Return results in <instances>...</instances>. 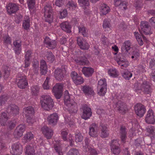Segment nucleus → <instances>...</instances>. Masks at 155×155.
<instances>
[{
    "mask_svg": "<svg viewBox=\"0 0 155 155\" xmlns=\"http://www.w3.org/2000/svg\"><path fill=\"white\" fill-rule=\"evenodd\" d=\"M136 92L138 91H143L144 93L148 94L151 91L150 84L146 81H143L142 80H139L134 84L133 88Z\"/></svg>",
    "mask_w": 155,
    "mask_h": 155,
    "instance_id": "obj_1",
    "label": "nucleus"
},
{
    "mask_svg": "<svg viewBox=\"0 0 155 155\" xmlns=\"http://www.w3.org/2000/svg\"><path fill=\"white\" fill-rule=\"evenodd\" d=\"M40 102L42 107L44 110L49 111L54 107V103L50 96L48 94H44L40 98Z\"/></svg>",
    "mask_w": 155,
    "mask_h": 155,
    "instance_id": "obj_2",
    "label": "nucleus"
},
{
    "mask_svg": "<svg viewBox=\"0 0 155 155\" xmlns=\"http://www.w3.org/2000/svg\"><path fill=\"white\" fill-rule=\"evenodd\" d=\"M73 96L68 95H66L64 97V104L68 107V110L71 113H76L78 109L77 104Z\"/></svg>",
    "mask_w": 155,
    "mask_h": 155,
    "instance_id": "obj_3",
    "label": "nucleus"
},
{
    "mask_svg": "<svg viewBox=\"0 0 155 155\" xmlns=\"http://www.w3.org/2000/svg\"><path fill=\"white\" fill-rule=\"evenodd\" d=\"M23 112L27 118V122L29 124H32L34 122L32 117L35 113L33 108L31 106L25 107L23 109Z\"/></svg>",
    "mask_w": 155,
    "mask_h": 155,
    "instance_id": "obj_4",
    "label": "nucleus"
},
{
    "mask_svg": "<svg viewBox=\"0 0 155 155\" xmlns=\"http://www.w3.org/2000/svg\"><path fill=\"white\" fill-rule=\"evenodd\" d=\"M140 27L141 30L140 32L141 33H143L146 35L152 34L151 27L147 22L145 21H142L140 25Z\"/></svg>",
    "mask_w": 155,
    "mask_h": 155,
    "instance_id": "obj_5",
    "label": "nucleus"
},
{
    "mask_svg": "<svg viewBox=\"0 0 155 155\" xmlns=\"http://www.w3.org/2000/svg\"><path fill=\"white\" fill-rule=\"evenodd\" d=\"M17 85L21 89H24L28 85V82L26 76L24 75L18 74L17 79Z\"/></svg>",
    "mask_w": 155,
    "mask_h": 155,
    "instance_id": "obj_6",
    "label": "nucleus"
},
{
    "mask_svg": "<svg viewBox=\"0 0 155 155\" xmlns=\"http://www.w3.org/2000/svg\"><path fill=\"white\" fill-rule=\"evenodd\" d=\"M63 87V85L60 83L56 84L53 87L52 92L56 98L59 99L61 98L62 95Z\"/></svg>",
    "mask_w": 155,
    "mask_h": 155,
    "instance_id": "obj_7",
    "label": "nucleus"
},
{
    "mask_svg": "<svg viewBox=\"0 0 155 155\" xmlns=\"http://www.w3.org/2000/svg\"><path fill=\"white\" fill-rule=\"evenodd\" d=\"M12 149L11 153L13 155H19L22 151V147L21 144L19 142L14 143L12 146Z\"/></svg>",
    "mask_w": 155,
    "mask_h": 155,
    "instance_id": "obj_8",
    "label": "nucleus"
},
{
    "mask_svg": "<svg viewBox=\"0 0 155 155\" xmlns=\"http://www.w3.org/2000/svg\"><path fill=\"white\" fill-rule=\"evenodd\" d=\"M118 140H113L111 143V150L112 152L115 155L118 154L120 152V144Z\"/></svg>",
    "mask_w": 155,
    "mask_h": 155,
    "instance_id": "obj_9",
    "label": "nucleus"
},
{
    "mask_svg": "<svg viewBox=\"0 0 155 155\" xmlns=\"http://www.w3.org/2000/svg\"><path fill=\"white\" fill-rule=\"evenodd\" d=\"M25 127L24 125L20 124L16 127L15 130L13 134L16 138H20L23 135V132L25 131Z\"/></svg>",
    "mask_w": 155,
    "mask_h": 155,
    "instance_id": "obj_10",
    "label": "nucleus"
},
{
    "mask_svg": "<svg viewBox=\"0 0 155 155\" xmlns=\"http://www.w3.org/2000/svg\"><path fill=\"white\" fill-rule=\"evenodd\" d=\"M134 110L137 115L140 117L143 116L146 111L144 106L140 104H137L136 105Z\"/></svg>",
    "mask_w": 155,
    "mask_h": 155,
    "instance_id": "obj_11",
    "label": "nucleus"
},
{
    "mask_svg": "<svg viewBox=\"0 0 155 155\" xmlns=\"http://www.w3.org/2000/svg\"><path fill=\"white\" fill-rule=\"evenodd\" d=\"M89 134L91 137H96L98 130V125L94 123L92 124L89 127Z\"/></svg>",
    "mask_w": 155,
    "mask_h": 155,
    "instance_id": "obj_12",
    "label": "nucleus"
},
{
    "mask_svg": "<svg viewBox=\"0 0 155 155\" xmlns=\"http://www.w3.org/2000/svg\"><path fill=\"white\" fill-rule=\"evenodd\" d=\"M65 72V71L64 69L57 68L54 72V76L56 79L58 81L62 80Z\"/></svg>",
    "mask_w": 155,
    "mask_h": 155,
    "instance_id": "obj_13",
    "label": "nucleus"
},
{
    "mask_svg": "<svg viewBox=\"0 0 155 155\" xmlns=\"http://www.w3.org/2000/svg\"><path fill=\"white\" fill-rule=\"evenodd\" d=\"M153 113L152 110L150 109L148 111L146 117V122L150 124H154L155 123V120L153 116Z\"/></svg>",
    "mask_w": 155,
    "mask_h": 155,
    "instance_id": "obj_14",
    "label": "nucleus"
},
{
    "mask_svg": "<svg viewBox=\"0 0 155 155\" xmlns=\"http://www.w3.org/2000/svg\"><path fill=\"white\" fill-rule=\"evenodd\" d=\"M7 12L9 14L15 13L18 10V6L15 3H10L6 6Z\"/></svg>",
    "mask_w": 155,
    "mask_h": 155,
    "instance_id": "obj_15",
    "label": "nucleus"
},
{
    "mask_svg": "<svg viewBox=\"0 0 155 155\" xmlns=\"http://www.w3.org/2000/svg\"><path fill=\"white\" fill-rule=\"evenodd\" d=\"M44 17L46 18H52V9L49 5H46L44 7Z\"/></svg>",
    "mask_w": 155,
    "mask_h": 155,
    "instance_id": "obj_16",
    "label": "nucleus"
},
{
    "mask_svg": "<svg viewBox=\"0 0 155 155\" xmlns=\"http://www.w3.org/2000/svg\"><path fill=\"white\" fill-rule=\"evenodd\" d=\"M77 41L78 45L81 49H88L89 48V45L83 38L79 37H78Z\"/></svg>",
    "mask_w": 155,
    "mask_h": 155,
    "instance_id": "obj_17",
    "label": "nucleus"
},
{
    "mask_svg": "<svg viewBox=\"0 0 155 155\" xmlns=\"http://www.w3.org/2000/svg\"><path fill=\"white\" fill-rule=\"evenodd\" d=\"M81 89L86 95H93L94 94L93 88L88 85L81 86Z\"/></svg>",
    "mask_w": 155,
    "mask_h": 155,
    "instance_id": "obj_18",
    "label": "nucleus"
},
{
    "mask_svg": "<svg viewBox=\"0 0 155 155\" xmlns=\"http://www.w3.org/2000/svg\"><path fill=\"white\" fill-rule=\"evenodd\" d=\"M83 110V113L81 115V117L85 120L89 119L92 115L91 109L87 107H84Z\"/></svg>",
    "mask_w": 155,
    "mask_h": 155,
    "instance_id": "obj_19",
    "label": "nucleus"
},
{
    "mask_svg": "<svg viewBox=\"0 0 155 155\" xmlns=\"http://www.w3.org/2000/svg\"><path fill=\"white\" fill-rule=\"evenodd\" d=\"M45 42L47 45V47L49 49H54L56 46L57 44L55 41L52 40L48 37L45 38Z\"/></svg>",
    "mask_w": 155,
    "mask_h": 155,
    "instance_id": "obj_20",
    "label": "nucleus"
},
{
    "mask_svg": "<svg viewBox=\"0 0 155 155\" xmlns=\"http://www.w3.org/2000/svg\"><path fill=\"white\" fill-rule=\"evenodd\" d=\"M47 119L49 124L54 125L56 124L58 119V114L56 113L51 114L48 117Z\"/></svg>",
    "mask_w": 155,
    "mask_h": 155,
    "instance_id": "obj_21",
    "label": "nucleus"
},
{
    "mask_svg": "<svg viewBox=\"0 0 155 155\" xmlns=\"http://www.w3.org/2000/svg\"><path fill=\"white\" fill-rule=\"evenodd\" d=\"M41 130L47 139H50L51 137L53 134V130L52 129L45 126L42 127Z\"/></svg>",
    "mask_w": 155,
    "mask_h": 155,
    "instance_id": "obj_22",
    "label": "nucleus"
},
{
    "mask_svg": "<svg viewBox=\"0 0 155 155\" xmlns=\"http://www.w3.org/2000/svg\"><path fill=\"white\" fill-rule=\"evenodd\" d=\"M101 136L102 138L107 137L109 135V133L107 126L105 124H101Z\"/></svg>",
    "mask_w": 155,
    "mask_h": 155,
    "instance_id": "obj_23",
    "label": "nucleus"
},
{
    "mask_svg": "<svg viewBox=\"0 0 155 155\" xmlns=\"http://www.w3.org/2000/svg\"><path fill=\"white\" fill-rule=\"evenodd\" d=\"M116 107L120 113H124L127 110V106L125 103L120 101H119L117 103Z\"/></svg>",
    "mask_w": 155,
    "mask_h": 155,
    "instance_id": "obj_24",
    "label": "nucleus"
},
{
    "mask_svg": "<svg viewBox=\"0 0 155 155\" xmlns=\"http://www.w3.org/2000/svg\"><path fill=\"white\" fill-rule=\"evenodd\" d=\"M131 45V42L129 40L125 41L122 46L121 49L122 51L124 53L127 52L130 48Z\"/></svg>",
    "mask_w": 155,
    "mask_h": 155,
    "instance_id": "obj_25",
    "label": "nucleus"
},
{
    "mask_svg": "<svg viewBox=\"0 0 155 155\" xmlns=\"http://www.w3.org/2000/svg\"><path fill=\"white\" fill-rule=\"evenodd\" d=\"M74 60L77 63L81 65H84L88 62L87 58L84 56L77 57Z\"/></svg>",
    "mask_w": 155,
    "mask_h": 155,
    "instance_id": "obj_26",
    "label": "nucleus"
},
{
    "mask_svg": "<svg viewBox=\"0 0 155 155\" xmlns=\"http://www.w3.org/2000/svg\"><path fill=\"white\" fill-rule=\"evenodd\" d=\"M82 71L86 77H88L91 76L94 71V69L91 68L84 67L83 68Z\"/></svg>",
    "mask_w": 155,
    "mask_h": 155,
    "instance_id": "obj_27",
    "label": "nucleus"
},
{
    "mask_svg": "<svg viewBox=\"0 0 155 155\" xmlns=\"http://www.w3.org/2000/svg\"><path fill=\"white\" fill-rule=\"evenodd\" d=\"M7 112L15 115L18 114L19 112L18 108V106L15 105H12L8 108Z\"/></svg>",
    "mask_w": 155,
    "mask_h": 155,
    "instance_id": "obj_28",
    "label": "nucleus"
},
{
    "mask_svg": "<svg viewBox=\"0 0 155 155\" xmlns=\"http://www.w3.org/2000/svg\"><path fill=\"white\" fill-rule=\"evenodd\" d=\"M8 119V117L7 114L5 112L2 113L0 117V123L2 126H5L7 125V121Z\"/></svg>",
    "mask_w": 155,
    "mask_h": 155,
    "instance_id": "obj_29",
    "label": "nucleus"
},
{
    "mask_svg": "<svg viewBox=\"0 0 155 155\" xmlns=\"http://www.w3.org/2000/svg\"><path fill=\"white\" fill-rule=\"evenodd\" d=\"M127 133L125 128L123 126H121L120 130V135L121 140L124 142L127 138Z\"/></svg>",
    "mask_w": 155,
    "mask_h": 155,
    "instance_id": "obj_30",
    "label": "nucleus"
},
{
    "mask_svg": "<svg viewBox=\"0 0 155 155\" xmlns=\"http://www.w3.org/2000/svg\"><path fill=\"white\" fill-rule=\"evenodd\" d=\"M34 137L33 134L31 132H28L25 135L22 141L25 143L28 142L33 139Z\"/></svg>",
    "mask_w": 155,
    "mask_h": 155,
    "instance_id": "obj_31",
    "label": "nucleus"
},
{
    "mask_svg": "<svg viewBox=\"0 0 155 155\" xmlns=\"http://www.w3.org/2000/svg\"><path fill=\"white\" fill-rule=\"evenodd\" d=\"M62 29L64 31L69 33L71 31V25L67 21L63 22L61 25Z\"/></svg>",
    "mask_w": 155,
    "mask_h": 155,
    "instance_id": "obj_32",
    "label": "nucleus"
},
{
    "mask_svg": "<svg viewBox=\"0 0 155 155\" xmlns=\"http://www.w3.org/2000/svg\"><path fill=\"white\" fill-rule=\"evenodd\" d=\"M41 73L42 75H45L47 72V66L46 62L43 60L41 61Z\"/></svg>",
    "mask_w": 155,
    "mask_h": 155,
    "instance_id": "obj_33",
    "label": "nucleus"
},
{
    "mask_svg": "<svg viewBox=\"0 0 155 155\" xmlns=\"http://www.w3.org/2000/svg\"><path fill=\"white\" fill-rule=\"evenodd\" d=\"M108 74L113 77H116L118 75V71L114 68L109 69L108 71Z\"/></svg>",
    "mask_w": 155,
    "mask_h": 155,
    "instance_id": "obj_34",
    "label": "nucleus"
},
{
    "mask_svg": "<svg viewBox=\"0 0 155 155\" xmlns=\"http://www.w3.org/2000/svg\"><path fill=\"white\" fill-rule=\"evenodd\" d=\"M40 88L38 85H34L31 87V93L34 96L38 95L39 93Z\"/></svg>",
    "mask_w": 155,
    "mask_h": 155,
    "instance_id": "obj_35",
    "label": "nucleus"
},
{
    "mask_svg": "<svg viewBox=\"0 0 155 155\" xmlns=\"http://www.w3.org/2000/svg\"><path fill=\"white\" fill-rule=\"evenodd\" d=\"M101 12L103 15H106L110 11L109 7L107 5L104 4L101 5Z\"/></svg>",
    "mask_w": 155,
    "mask_h": 155,
    "instance_id": "obj_36",
    "label": "nucleus"
},
{
    "mask_svg": "<svg viewBox=\"0 0 155 155\" xmlns=\"http://www.w3.org/2000/svg\"><path fill=\"white\" fill-rule=\"evenodd\" d=\"M117 61V63L122 67V68L127 67L129 65V62L125 60L119 59Z\"/></svg>",
    "mask_w": 155,
    "mask_h": 155,
    "instance_id": "obj_37",
    "label": "nucleus"
},
{
    "mask_svg": "<svg viewBox=\"0 0 155 155\" xmlns=\"http://www.w3.org/2000/svg\"><path fill=\"white\" fill-rule=\"evenodd\" d=\"M46 57L48 61L51 63H52L54 60V55L51 52H47L46 54Z\"/></svg>",
    "mask_w": 155,
    "mask_h": 155,
    "instance_id": "obj_38",
    "label": "nucleus"
},
{
    "mask_svg": "<svg viewBox=\"0 0 155 155\" xmlns=\"http://www.w3.org/2000/svg\"><path fill=\"white\" fill-rule=\"evenodd\" d=\"M90 142V140L87 138H86L84 140V144L83 146V150L84 151H87L89 149L88 148L91 147L89 143Z\"/></svg>",
    "mask_w": 155,
    "mask_h": 155,
    "instance_id": "obj_39",
    "label": "nucleus"
},
{
    "mask_svg": "<svg viewBox=\"0 0 155 155\" xmlns=\"http://www.w3.org/2000/svg\"><path fill=\"white\" fill-rule=\"evenodd\" d=\"M107 87L106 81L105 78L100 79L98 82L97 88Z\"/></svg>",
    "mask_w": 155,
    "mask_h": 155,
    "instance_id": "obj_40",
    "label": "nucleus"
},
{
    "mask_svg": "<svg viewBox=\"0 0 155 155\" xmlns=\"http://www.w3.org/2000/svg\"><path fill=\"white\" fill-rule=\"evenodd\" d=\"M134 35L139 44L141 46L143 45V41L140 35L138 32H135L134 33Z\"/></svg>",
    "mask_w": 155,
    "mask_h": 155,
    "instance_id": "obj_41",
    "label": "nucleus"
},
{
    "mask_svg": "<svg viewBox=\"0 0 155 155\" xmlns=\"http://www.w3.org/2000/svg\"><path fill=\"white\" fill-rule=\"evenodd\" d=\"M25 151L26 154L28 155H33L35 153V150L33 148L31 147L30 145H28L26 147Z\"/></svg>",
    "mask_w": 155,
    "mask_h": 155,
    "instance_id": "obj_42",
    "label": "nucleus"
},
{
    "mask_svg": "<svg viewBox=\"0 0 155 155\" xmlns=\"http://www.w3.org/2000/svg\"><path fill=\"white\" fill-rule=\"evenodd\" d=\"M78 3L81 6H83V9H85L86 8L85 6H88L89 5V0H78Z\"/></svg>",
    "mask_w": 155,
    "mask_h": 155,
    "instance_id": "obj_43",
    "label": "nucleus"
},
{
    "mask_svg": "<svg viewBox=\"0 0 155 155\" xmlns=\"http://www.w3.org/2000/svg\"><path fill=\"white\" fill-rule=\"evenodd\" d=\"M107 87H101L97 88V93L100 96L104 95L107 92Z\"/></svg>",
    "mask_w": 155,
    "mask_h": 155,
    "instance_id": "obj_44",
    "label": "nucleus"
},
{
    "mask_svg": "<svg viewBox=\"0 0 155 155\" xmlns=\"http://www.w3.org/2000/svg\"><path fill=\"white\" fill-rule=\"evenodd\" d=\"M132 75V74L127 70L125 71L122 74L123 77L127 80H129L131 77Z\"/></svg>",
    "mask_w": 155,
    "mask_h": 155,
    "instance_id": "obj_45",
    "label": "nucleus"
},
{
    "mask_svg": "<svg viewBox=\"0 0 155 155\" xmlns=\"http://www.w3.org/2000/svg\"><path fill=\"white\" fill-rule=\"evenodd\" d=\"M88 149H89V150H87V151L84 152L87 153L88 154L91 155H97V150L93 148L92 147H91Z\"/></svg>",
    "mask_w": 155,
    "mask_h": 155,
    "instance_id": "obj_46",
    "label": "nucleus"
},
{
    "mask_svg": "<svg viewBox=\"0 0 155 155\" xmlns=\"http://www.w3.org/2000/svg\"><path fill=\"white\" fill-rule=\"evenodd\" d=\"M74 83L77 85L82 84L83 82V79L81 77L78 76L76 78L73 80Z\"/></svg>",
    "mask_w": 155,
    "mask_h": 155,
    "instance_id": "obj_47",
    "label": "nucleus"
},
{
    "mask_svg": "<svg viewBox=\"0 0 155 155\" xmlns=\"http://www.w3.org/2000/svg\"><path fill=\"white\" fill-rule=\"evenodd\" d=\"M39 62L37 60H35L33 64V69L35 73H36L39 69Z\"/></svg>",
    "mask_w": 155,
    "mask_h": 155,
    "instance_id": "obj_48",
    "label": "nucleus"
},
{
    "mask_svg": "<svg viewBox=\"0 0 155 155\" xmlns=\"http://www.w3.org/2000/svg\"><path fill=\"white\" fill-rule=\"evenodd\" d=\"M78 150L76 149H72L68 151L67 155H79Z\"/></svg>",
    "mask_w": 155,
    "mask_h": 155,
    "instance_id": "obj_49",
    "label": "nucleus"
},
{
    "mask_svg": "<svg viewBox=\"0 0 155 155\" xmlns=\"http://www.w3.org/2000/svg\"><path fill=\"white\" fill-rule=\"evenodd\" d=\"M30 26V20H24L23 23V26L26 30L29 29Z\"/></svg>",
    "mask_w": 155,
    "mask_h": 155,
    "instance_id": "obj_50",
    "label": "nucleus"
},
{
    "mask_svg": "<svg viewBox=\"0 0 155 155\" xmlns=\"http://www.w3.org/2000/svg\"><path fill=\"white\" fill-rule=\"evenodd\" d=\"M68 134L67 130H64L61 131V135L62 139L64 141H67L68 140L67 137Z\"/></svg>",
    "mask_w": 155,
    "mask_h": 155,
    "instance_id": "obj_51",
    "label": "nucleus"
},
{
    "mask_svg": "<svg viewBox=\"0 0 155 155\" xmlns=\"http://www.w3.org/2000/svg\"><path fill=\"white\" fill-rule=\"evenodd\" d=\"M83 139V137L81 134L78 133L75 135V141L76 142L82 141Z\"/></svg>",
    "mask_w": 155,
    "mask_h": 155,
    "instance_id": "obj_52",
    "label": "nucleus"
},
{
    "mask_svg": "<svg viewBox=\"0 0 155 155\" xmlns=\"http://www.w3.org/2000/svg\"><path fill=\"white\" fill-rule=\"evenodd\" d=\"M35 0H28L27 3L29 9H32L34 7L35 4Z\"/></svg>",
    "mask_w": 155,
    "mask_h": 155,
    "instance_id": "obj_53",
    "label": "nucleus"
},
{
    "mask_svg": "<svg viewBox=\"0 0 155 155\" xmlns=\"http://www.w3.org/2000/svg\"><path fill=\"white\" fill-rule=\"evenodd\" d=\"M78 29L79 33L82 34L84 37L87 36L86 30L84 27H79Z\"/></svg>",
    "mask_w": 155,
    "mask_h": 155,
    "instance_id": "obj_54",
    "label": "nucleus"
},
{
    "mask_svg": "<svg viewBox=\"0 0 155 155\" xmlns=\"http://www.w3.org/2000/svg\"><path fill=\"white\" fill-rule=\"evenodd\" d=\"M13 45L14 48L21 47V41L20 40H17L14 41Z\"/></svg>",
    "mask_w": 155,
    "mask_h": 155,
    "instance_id": "obj_55",
    "label": "nucleus"
},
{
    "mask_svg": "<svg viewBox=\"0 0 155 155\" xmlns=\"http://www.w3.org/2000/svg\"><path fill=\"white\" fill-rule=\"evenodd\" d=\"M50 78L49 77H47L43 85V87L44 89H47L49 88V86L48 85V82Z\"/></svg>",
    "mask_w": 155,
    "mask_h": 155,
    "instance_id": "obj_56",
    "label": "nucleus"
},
{
    "mask_svg": "<svg viewBox=\"0 0 155 155\" xmlns=\"http://www.w3.org/2000/svg\"><path fill=\"white\" fill-rule=\"evenodd\" d=\"M122 10L126 9L127 8V3L124 1H122V3L118 6Z\"/></svg>",
    "mask_w": 155,
    "mask_h": 155,
    "instance_id": "obj_57",
    "label": "nucleus"
},
{
    "mask_svg": "<svg viewBox=\"0 0 155 155\" xmlns=\"http://www.w3.org/2000/svg\"><path fill=\"white\" fill-rule=\"evenodd\" d=\"M64 0H56L55 5L59 7H61L64 5Z\"/></svg>",
    "mask_w": 155,
    "mask_h": 155,
    "instance_id": "obj_58",
    "label": "nucleus"
},
{
    "mask_svg": "<svg viewBox=\"0 0 155 155\" xmlns=\"http://www.w3.org/2000/svg\"><path fill=\"white\" fill-rule=\"evenodd\" d=\"M149 68L152 69H155V60L151 59L150 61Z\"/></svg>",
    "mask_w": 155,
    "mask_h": 155,
    "instance_id": "obj_59",
    "label": "nucleus"
},
{
    "mask_svg": "<svg viewBox=\"0 0 155 155\" xmlns=\"http://www.w3.org/2000/svg\"><path fill=\"white\" fill-rule=\"evenodd\" d=\"M7 125L10 129H13L15 127V124L14 122L10 121L7 122Z\"/></svg>",
    "mask_w": 155,
    "mask_h": 155,
    "instance_id": "obj_60",
    "label": "nucleus"
},
{
    "mask_svg": "<svg viewBox=\"0 0 155 155\" xmlns=\"http://www.w3.org/2000/svg\"><path fill=\"white\" fill-rule=\"evenodd\" d=\"M67 5L69 7H72V8H75L76 7L77 4L72 1H68Z\"/></svg>",
    "mask_w": 155,
    "mask_h": 155,
    "instance_id": "obj_61",
    "label": "nucleus"
},
{
    "mask_svg": "<svg viewBox=\"0 0 155 155\" xmlns=\"http://www.w3.org/2000/svg\"><path fill=\"white\" fill-rule=\"evenodd\" d=\"M8 98L6 95H3L0 97V104H4L7 101Z\"/></svg>",
    "mask_w": 155,
    "mask_h": 155,
    "instance_id": "obj_62",
    "label": "nucleus"
},
{
    "mask_svg": "<svg viewBox=\"0 0 155 155\" xmlns=\"http://www.w3.org/2000/svg\"><path fill=\"white\" fill-rule=\"evenodd\" d=\"M54 146L55 150L58 153V154L59 155H62L61 148L56 145H54Z\"/></svg>",
    "mask_w": 155,
    "mask_h": 155,
    "instance_id": "obj_63",
    "label": "nucleus"
},
{
    "mask_svg": "<svg viewBox=\"0 0 155 155\" xmlns=\"http://www.w3.org/2000/svg\"><path fill=\"white\" fill-rule=\"evenodd\" d=\"M155 129V127L153 126H150L148 127L147 128V131L150 134L153 135V132H154Z\"/></svg>",
    "mask_w": 155,
    "mask_h": 155,
    "instance_id": "obj_64",
    "label": "nucleus"
}]
</instances>
